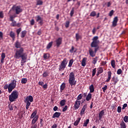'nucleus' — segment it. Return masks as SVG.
I'll return each mask as SVG.
<instances>
[{"mask_svg": "<svg viewBox=\"0 0 128 128\" xmlns=\"http://www.w3.org/2000/svg\"><path fill=\"white\" fill-rule=\"evenodd\" d=\"M58 125L56 124H54L52 126V128H57Z\"/></svg>", "mask_w": 128, "mask_h": 128, "instance_id": "nucleus-63", "label": "nucleus"}, {"mask_svg": "<svg viewBox=\"0 0 128 128\" xmlns=\"http://www.w3.org/2000/svg\"><path fill=\"white\" fill-rule=\"evenodd\" d=\"M10 36H11L13 40H14V39L16 38V36L14 35V33L12 32H10Z\"/></svg>", "mask_w": 128, "mask_h": 128, "instance_id": "nucleus-36", "label": "nucleus"}, {"mask_svg": "<svg viewBox=\"0 0 128 128\" xmlns=\"http://www.w3.org/2000/svg\"><path fill=\"white\" fill-rule=\"evenodd\" d=\"M69 84L72 86H76V78H74V73L71 72L69 75Z\"/></svg>", "mask_w": 128, "mask_h": 128, "instance_id": "nucleus-3", "label": "nucleus"}, {"mask_svg": "<svg viewBox=\"0 0 128 128\" xmlns=\"http://www.w3.org/2000/svg\"><path fill=\"white\" fill-rule=\"evenodd\" d=\"M112 82H113V84H116V83L118 82V77L114 76L112 77Z\"/></svg>", "mask_w": 128, "mask_h": 128, "instance_id": "nucleus-16", "label": "nucleus"}, {"mask_svg": "<svg viewBox=\"0 0 128 128\" xmlns=\"http://www.w3.org/2000/svg\"><path fill=\"white\" fill-rule=\"evenodd\" d=\"M72 64H74V59H71L69 61V63H68V68H72Z\"/></svg>", "mask_w": 128, "mask_h": 128, "instance_id": "nucleus-31", "label": "nucleus"}, {"mask_svg": "<svg viewBox=\"0 0 128 128\" xmlns=\"http://www.w3.org/2000/svg\"><path fill=\"white\" fill-rule=\"evenodd\" d=\"M111 66L113 68H116V61L114 60H112L111 61Z\"/></svg>", "mask_w": 128, "mask_h": 128, "instance_id": "nucleus-35", "label": "nucleus"}, {"mask_svg": "<svg viewBox=\"0 0 128 128\" xmlns=\"http://www.w3.org/2000/svg\"><path fill=\"white\" fill-rule=\"evenodd\" d=\"M96 32V28H94L92 30L93 34H95Z\"/></svg>", "mask_w": 128, "mask_h": 128, "instance_id": "nucleus-58", "label": "nucleus"}, {"mask_svg": "<svg viewBox=\"0 0 128 128\" xmlns=\"http://www.w3.org/2000/svg\"><path fill=\"white\" fill-rule=\"evenodd\" d=\"M80 100H76L74 103V108L76 110H78L80 106Z\"/></svg>", "mask_w": 128, "mask_h": 128, "instance_id": "nucleus-11", "label": "nucleus"}, {"mask_svg": "<svg viewBox=\"0 0 128 128\" xmlns=\"http://www.w3.org/2000/svg\"><path fill=\"white\" fill-rule=\"evenodd\" d=\"M4 90H8V84H5L4 86Z\"/></svg>", "mask_w": 128, "mask_h": 128, "instance_id": "nucleus-55", "label": "nucleus"}, {"mask_svg": "<svg viewBox=\"0 0 128 128\" xmlns=\"http://www.w3.org/2000/svg\"><path fill=\"white\" fill-rule=\"evenodd\" d=\"M4 58H6V54L2 53L1 55V60H0V62L2 64H4Z\"/></svg>", "mask_w": 128, "mask_h": 128, "instance_id": "nucleus-20", "label": "nucleus"}, {"mask_svg": "<svg viewBox=\"0 0 128 128\" xmlns=\"http://www.w3.org/2000/svg\"><path fill=\"white\" fill-rule=\"evenodd\" d=\"M117 112H122V107H120V106H118V107Z\"/></svg>", "mask_w": 128, "mask_h": 128, "instance_id": "nucleus-56", "label": "nucleus"}, {"mask_svg": "<svg viewBox=\"0 0 128 128\" xmlns=\"http://www.w3.org/2000/svg\"><path fill=\"white\" fill-rule=\"evenodd\" d=\"M114 10H112L110 13H109V16H112V14H114Z\"/></svg>", "mask_w": 128, "mask_h": 128, "instance_id": "nucleus-52", "label": "nucleus"}, {"mask_svg": "<svg viewBox=\"0 0 128 128\" xmlns=\"http://www.w3.org/2000/svg\"><path fill=\"white\" fill-rule=\"evenodd\" d=\"M89 122H90V120L89 119L86 120L84 123L83 126H88V124Z\"/></svg>", "mask_w": 128, "mask_h": 128, "instance_id": "nucleus-32", "label": "nucleus"}, {"mask_svg": "<svg viewBox=\"0 0 128 128\" xmlns=\"http://www.w3.org/2000/svg\"><path fill=\"white\" fill-rule=\"evenodd\" d=\"M92 42L91 43L90 46L92 48H94H94H89V54L90 56L92 58L96 56V52L98 50V44H100V40H98V36H95L92 39Z\"/></svg>", "mask_w": 128, "mask_h": 128, "instance_id": "nucleus-1", "label": "nucleus"}, {"mask_svg": "<svg viewBox=\"0 0 128 128\" xmlns=\"http://www.w3.org/2000/svg\"><path fill=\"white\" fill-rule=\"evenodd\" d=\"M66 88V83H62V85L60 86V90L61 92H62Z\"/></svg>", "mask_w": 128, "mask_h": 128, "instance_id": "nucleus-33", "label": "nucleus"}, {"mask_svg": "<svg viewBox=\"0 0 128 128\" xmlns=\"http://www.w3.org/2000/svg\"><path fill=\"white\" fill-rule=\"evenodd\" d=\"M92 94L89 93L86 97V100H87V102L90 100H92Z\"/></svg>", "mask_w": 128, "mask_h": 128, "instance_id": "nucleus-23", "label": "nucleus"}, {"mask_svg": "<svg viewBox=\"0 0 128 128\" xmlns=\"http://www.w3.org/2000/svg\"><path fill=\"white\" fill-rule=\"evenodd\" d=\"M104 116V110H102L99 113V120H102V116Z\"/></svg>", "mask_w": 128, "mask_h": 128, "instance_id": "nucleus-17", "label": "nucleus"}, {"mask_svg": "<svg viewBox=\"0 0 128 128\" xmlns=\"http://www.w3.org/2000/svg\"><path fill=\"white\" fill-rule=\"evenodd\" d=\"M89 90H90V92H94V88L93 84L89 86Z\"/></svg>", "mask_w": 128, "mask_h": 128, "instance_id": "nucleus-27", "label": "nucleus"}, {"mask_svg": "<svg viewBox=\"0 0 128 128\" xmlns=\"http://www.w3.org/2000/svg\"><path fill=\"white\" fill-rule=\"evenodd\" d=\"M82 119L81 118H77V120L75 121L74 122V125L75 126H76L80 124V120Z\"/></svg>", "mask_w": 128, "mask_h": 128, "instance_id": "nucleus-21", "label": "nucleus"}, {"mask_svg": "<svg viewBox=\"0 0 128 128\" xmlns=\"http://www.w3.org/2000/svg\"><path fill=\"white\" fill-rule=\"evenodd\" d=\"M96 68H95L92 70V76H96Z\"/></svg>", "mask_w": 128, "mask_h": 128, "instance_id": "nucleus-37", "label": "nucleus"}, {"mask_svg": "<svg viewBox=\"0 0 128 128\" xmlns=\"http://www.w3.org/2000/svg\"><path fill=\"white\" fill-rule=\"evenodd\" d=\"M37 113L38 112H36V110L34 111L30 116V118H36V116H37Z\"/></svg>", "mask_w": 128, "mask_h": 128, "instance_id": "nucleus-22", "label": "nucleus"}, {"mask_svg": "<svg viewBox=\"0 0 128 128\" xmlns=\"http://www.w3.org/2000/svg\"><path fill=\"white\" fill-rule=\"evenodd\" d=\"M82 98V94H80L77 97V100H80Z\"/></svg>", "mask_w": 128, "mask_h": 128, "instance_id": "nucleus-44", "label": "nucleus"}, {"mask_svg": "<svg viewBox=\"0 0 128 128\" xmlns=\"http://www.w3.org/2000/svg\"><path fill=\"white\" fill-rule=\"evenodd\" d=\"M66 28H68L70 26V21H66L65 25Z\"/></svg>", "mask_w": 128, "mask_h": 128, "instance_id": "nucleus-50", "label": "nucleus"}, {"mask_svg": "<svg viewBox=\"0 0 128 128\" xmlns=\"http://www.w3.org/2000/svg\"><path fill=\"white\" fill-rule=\"evenodd\" d=\"M68 106H66L62 109V112H66L68 110Z\"/></svg>", "mask_w": 128, "mask_h": 128, "instance_id": "nucleus-57", "label": "nucleus"}, {"mask_svg": "<svg viewBox=\"0 0 128 128\" xmlns=\"http://www.w3.org/2000/svg\"><path fill=\"white\" fill-rule=\"evenodd\" d=\"M18 97V92L16 90L12 91L11 94L9 96V100L11 102H14Z\"/></svg>", "mask_w": 128, "mask_h": 128, "instance_id": "nucleus-5", "label": "nucleus"}, {"mask_svg": "<svg viewBox=\"0 0 128 128\" xmlns=\"http://www.w3.org/2000/svg\"><path fill=\"white\" fill-rule=\"evenodd\" d=\"M28 82V79L26 78H22L21 80V83L22 84H26Z\"/></svg>", "mask_w": 128, "mask_h": 128, "instance_id": "nucleus-30", "label": "nucleus"}, {"mask_svg": "<svg viewBox=\"0 0 128 128\" xmlns=\"http://www.w3.org/2000/svg\"><path fill=\"white\" fill-rule=\"evenodd\" d=\"M26 31H22V34H21V38H24V36H26Z\"/></svg>", "mask_w": 128, "mask_h": 128, "instance_id": "nucleus-38", "label": "nucleus"}, {"mask_svg": "<svg viewBox=\"0 0 128 128\" xmlns=\"http://www.w3.org/2000/svg\"><path fill=\"white\" fill-rule=\"evenodd\" d=\"M42 88H44L45 90H46V88H48V84H46L43 85Z\"/></svg>", "mask_w": 128, "mask_h": 128, "instance_id": "nucleus-62", "label": "nucleus"}, {"mask_svg": "<svg viewBox=\"0 0 128 128\" xmlns=\"http://www.w3.org/2000/svg\"><path fill=\"white\" fill-rule=\"evenodd\" d=\"M87 60H88V58H83L82 63H81L82 66H86Z\"/></svg>", "mask_w": 128, "mask_h": 128, "instance_id": "nucleus-19", "label": "nucleus"}, {"mask_svg": "<svg viewBox=\"0 0 128 128\" xmlns=\"http://www.w3.org/2000/svg\"><path fill=\"white\" fill-rule=\"evenodd\" d=\"M96 16V12L95 11H92L90 14V16Z\"/></svg>", "mask_w": 128, "mask_h": 128, "instance_id": "nucleus-43", "label": "nucleus"}, {"mask_svg": "<svg viewBox=\"0 0 128 128\" xmlns=\"http://www.w3.org/2000/svg\"><path fill=\"white\" fill-rule=\"evenodd\" d=\"M34 102V98L32 96H28L25 102L26 103V110L30 108V102Z\"/></svg>", "mask_w": 128, "mask_h": 128, "instance_id": "nucleus-6", "label": "nucleus"}, {"mask_svg": "<svg viewBox=\"0 0 128 128\" xmlns=\"http://www.w3.org/2000/svg\"><path fill=\"white\" fill-rule=\"evenodd\" d=\"M24 50L23 48H20L19 49H17L16 50L14 58L16 60H20L22 58L21 63L26 62V60H28V54L24 53Z\"/></svg>", "mask_w": 128, "mask_h": 128, "instance_id": "nucleus-2", "label": "nucleus"}, {"mask_svg": "<svg viewBox=\"0 0 128 128\" xmlns=\"http://www.w3.org/2000/svg\"><path fill=\"white\" fill-rule=\"evenodd\" d=\"M76 42H78V40L80 38V36L78 34H76Z\"/></svg>", "mask_w": 128, "mask_h": 128, "instance_id": "nucleus-47", "label": "nucleus"}, {"mask_svg": "<svg viewBox=\"0 0 128 128\" xmlns=\"http://www.w3.org/2000/svg\"><path fill=\"white\" fill-rule=\"evenodd\" d=\"M124 120L126 122H128V116H125L124 118Z\"/></svg>", "mask_w": 128, "mask_h": 128, "instance_id": "nucleus-51", "label": "nucleus"}, {"mask_svg": "<svg viewBox=\"0 0 128 128\" xmlns=\"http://www.w3.org/2000/svg\"><path fill=\"white\" fill-rule=\"evenodd\" d=\"M122 72V69H118L117 70V74H120Z\"/></svg>", "mask_w": 128, "mask_h": 128, "instance_id": "nucleus-53", "label": "nucleus"}, {"mask_svg": "<svg viewBox=\"0 0 128 128\" xmlns=\"http://www.w3.org/2000/svg\"><path fill=\"white\" fill-rule=\"evenodd\" d=\"M20 32H22V29L20 28L17 30L16 32L18 34H18H20Z\"/></svg>", "mask_w": 128, "mask_h": 128, "instance_id": "nucleus-59", "label": "nucleus"}, {"mask_svg": "<svg viewBox=\"0 0 128 128\" xmlns=\"http://www.w3.org/2000/svg\"><path fill=\"white\" fill-rule=\"evenodd\" d=\"M66 101L65 100H62L60 102V106H64L66 104Z\"/></svg>", "mask_w": 128, "mask_h": 128, "instance_id": "nucleus-34", "label": "nucleus"}, {"mask_svg": "<svg viewBox=\"0 0 128 128\" xmlns=\"http://www.w3.org/2000/svg\"><path fill=\"white\" fill-rule=\"evenodd\" d=\"M12 10L16 14H20L22 12V9L20 6H16V5L13 6Z\"/></svg>", "mask_w": 128, "mask_h": 128, "instance_id": "nucleus-8", "label": "nucleus"}, {"mask_svg": "<svg viewBox=\"0 0 128 128\" xmlns=\"http://www.w3.org/2000/svg\"><path fill=\"white\" fill-rule=\"evenodd\" d=\"M15 46L16 48H20V43L17 40L15 43Z\"/></svg>", "mask_w": 128, "mask_h": 128, "instance_id": "nucleus-26", "label": "nucleus"}, {"mask_svg": "<svg viewBox=\"0 0 128 128\" xmlns=\"http://www.w3.org/2000/svg\"><path fill=\"white\" fill-rule=\"evenodd\" d=\"M3 34L2 32H0V40H2Z\"/></svg>", "mask_w": 128, "mask_h": 128, "instance_id": "nucleus-64", "label": "nucleus"}, {"mask_svg": "<svg viewBox=\"0 0 128 128\" xmlns=\"http://www.w3.org/2000/svg\"><path fill=\"white\" fill-rule=\"evenodd\" d=\"M11 26H16L18 25L16 24V21H12V23L11 24Z\"/></svg>", "mask_w": 128, "mask_h": 128, "instance_id": "nucleus-42", "label": "nucleus"}, {"mask_svg": "<svg viewBox=\"0 0 128 128\" xmlns=\"http://www.w3.org/2000/svg\"><path fill=\"white\" fill-rule=\"evenodd\" d=\"M74 8H72L70 13V16H74Z\"/></svg>", "mask_w": 128, "mask_h": 128, "instance_id": "nucleus-48", "label": "nucleus"}, {"mask_svg": "<svg viewBox=\"0 0 128 128\" xmlns=\"http://www.w3.org/2000/svg\"><path fill=\"white\" fill-rule=\"evenodd\" d=\"M60 112H56L52 116V118H58L60 116Z\"/></svg>", "mask_w": 128, "mask_h": 128, "instance_id": "nucleus-18", "label": "nucleus"}, {"mask_svg": "<svg viewBox=\"0 0 128 128\" xmlns=\"http://www.w3.org/2000/svg\"><path fill=\"white\" fill-rule=\"evenodd\" d=\"M68 59L64 58L61 64L59 65L58 70L59 72H62L64 70V68H66V64H68Z\"/></svg>", "mask_w": 128, "mask_h": 128, "instance_id": "nucleus-4", "label": "nucleus"}, {"mask_svg": "<svg viewBox=\"0 0 128 128\" xmlns=\"http://www.w3.org/2000/svg\"><path fill=\"white\" fill-rule=\"evenodd\" d=\"M108 89V86H105L104 87L102 88L104 92H106V90Z\"/></svg>", "mask_w": 128, "mask_h": 128, "instance_id": "nucleus-49", "label": "nucleus"}, {"mask_svg": "<svg viewBox=\"0 0 128 128\" xmlns=\"http://www.w3.org/2000/svg\"><path fill=\"white\" fill-rule=\"evenodd\" d=\"M38 116H36L32 120L31 124V126H35V128H38V124H36V122H38Z\"/></svg>", "mask_w": 128, "mask_h": 128, "instance_id": "nucleus-9", "label": "nucleus"}, {"mask_svg": "<svg viewBox=\"0 0 128 128\" xmlns=\"http://www.w3.org/2000/svg\"><path fill=\"white\" fill-rule=\"evenodd\" d=\"M42 4V0H37V5L38 6H41Z\"/></svg>", "mask_w": 128, "mask_h": 128, "instance_id": "nucleus-46", "label": "nucleus"}, {"mask_svg": "<svg viewBox=\"0 0 128 128\" xmlns=\"http://www.w3.org/2000/svg\"><path fill=\"white\" fill-rule=\"evenodd\" d=\"M16 15H12V16H10V22H14V18H16Z\"/></svg>", "mask_w": 128, "mask_h": 128, "instance_id": "nucleus-45", "label": "nucleus"}, {"mask_svg": "<svg viewBox=\"0 0 128 128\" xmlns=\"http://www.w3.org/2000/svg\"><path fill=\"white\" fill-rule=\"evenodd\" d=\"M110 78H112V72L108 71V78L106 80V82H108L110 80Z\"/></svg>", "mask_w": 128, "mask_h": 128, "instance_id": "nucleus-14", "label": "nucleus"}, {"mask_svg": "<svg viewBox=\"0 0 128 128\" xmlns=\"http://www.w3.org/2000/svg\"><path fill=\"white\" fill-rule=\"evenodd\" d=\"M70 52L71 54H72V52H76V48H74V46H72L71 49L70 50Z\"/></svg>", "mask_w": 128, "mask_h": 128, "instance_id": "nucleus-24", "label": "nucleus"}, {"mask_svg": "<svg viewBox=\"0 0 128 128\" xmlns=\"http://www.w3.org/2000/svg\"><path fill=\"white\" fill-rule=\"evenodd\" d=\"M120 128H126V123L124 121H122L120 124Z\"/></svg>", "mask_w": 128, "mask_h": 128, "instance_id": "nucleus-25", "label": "nucleus"}, {"mask_svg": "<svg viewBox=\"0 0 128 128\" xmlns=\"http://www.w3.org/2000/svg\"><path fill=\"white\" fill-rule=\"evenodd\" d=\"M8 85V92L10 94V92H12L13 90H14L16 88V80H14L12 81V82H10Z\"/></svg>", "mask_w": 128, "mask_h": 128, "instance_id": "nucleus-7", "label": "nucleus"}, {"mask_svg": "<svg viewBox=\"0 0 128 128\" xmlns=\"http://www.w3.org/2000/svg\"><path fill=\"white\" fill-rule=\"evenodd\" d=\"M118 16H116L113 20L112 22V26H114V28L115 26H116L117 24H118Z\"/></svg>", "mask_w": 128, "mask_h": 128, "instance_id": "nucleus-12", "label": "nucleus"}, {"mask_svg": "<svg viewBox=\"0 0 128 128\" xmlns=\"http://www.w3.org/2000/svg\"><path fill=\"white\" fill-rule=\"evenodd\" d=\"M38 84L39 86H42L44 84V82H39Z\"/></svg>", "mask_w": 128, "mask_h": 128, "instance_id": "nucleus-60", "label": "nucleus"}, {"mask_svg": "<svg viewBox=\"0 0 128 128\" xmlns=\"http://www.w3.org/2000/svg\"><path fill=\"white\" fill-rule=\"evenodd\" d=\"M36 20L38 22H39L40 26H42V24H44V19L42 18L40 16H37L35 17Z\"/></svg>", "mask_w": 128, "mask_h": 128, "instance_id": "nucleus-10", "label": "nucleus"}, {"mask_svg": "<svg viewBox=\"0 0 128 128\" xmlns=\"http://www.w3.org/2000/svg\"><path fill=\"white\" fill-rule=\"evenodd\" d=\"M98 74H100L104 72V69L102 67H100L98 68Z\"/></svg>", "mask_w": 128, "mask_h": 128, "instance_id": "nucleus-28", "label": "nucleus"}, {"mask_svg": "<svg viewBox=\"0 0 128 128\" xmlns=\"http://www.w3.org/2000/svg\"><path fill=\"white\" fill-rule=\"evenodd\" d=\"M62 38H58L56 40V46L58 48V46H60L62 44Z\"/></svg>", "mask_w": 128, "mask_h": 128, "instance_id": "nucleus-13", "label": "nucleus"}, {"mask_svg": "<svg viewBox=\"0 0 128 128\" xmlns=\"http://www.w3.org/2000/svg\"><path fill=\"white\" fill-rule=\"evenodd\" d=\"M126 106H128V104H124L122 108V110H124V108H126Z\"/></svg>", "mask_w": 128, "mask_h": 128, "instance_id": "nucleus-61", "label": "nucleus"}, {"mask_svg": "<svg viewBox=\"0 0 128 128\" xmlns=\"http://www.w3.org/2000/svg\"><path fill=\"white\" fill-rule=\"evenodd\" d=\"M48 58H50V55L48 54H44V60H48Z\"/></svg>", "mask_w": 128, "mask_h": 128, "instance_id": "nucleus-39", "label": "nucleus"}, {"mask_svg": "<svg viewBox=\"0 0 128 128\" xmlns=\"http://www.w3.org/2000/svg\"><path fill=\"white\" fill-rule=\"evenodd\" d=\"M87 108H88V106H86V104H85L83 106V108H82V110L80 113V116H82L83 114H84V112H86V110Z\"/></svg>", "mask_w": 128, "mask_h": 128, "instance_id": "nucleus-15", "label": "nucleus"}, {"mask_svg": "<svg viewBox=\"0 0 128 128\" xmlns=\"http://www.w3.org/2000/svg\"><path fill=\"white\" fill-rule=\"evenodd\" d=\"M52 42H51L48 43V44L46 48H52Z\"/></svg>", "mask_w": 128, "mask_h": 128, "instance_id": "nucleus-41", "label": "nucleus"}, {"mask_svg": "<svg viewBox=\"0 0 128 128\" xmlns=\"http://www.w3.org/2000/svg\"><path fill=\"white\" fill-rule=\"evenodd\" d=\"M98 58L97 56H96L94 58H93L92 61V64H96V62H98Z\"/></svg>", "mask_w": 128, "mask_h": 128, "instance_id": "nucleus-29", "label": "nucleus"}, {"mask_svg": "<svg viewBox=\"0 0 128 128\" xmlns=\"http://www.w3.org/2000/svg\"><path fill=\"white\" fill-rule=\"evenodd\" d=\"M48 76V72H45L42 74L43 78H46Z\"/></svg>", "mask_w": 128, "mask_h": 128, "instance_id": "nucleus-40", "label": "nucleus"}, {"mask_svg": "<svg viewBox=\"0 0 128 128\" xmlns=\"http://www.w3.org/2000/svg\"><path fill=\"white\" fill-rule=\"evenodd\" d=\"M30 25H31V26H34V20L32 19V20H30Z\"/></svg>", "mask_w": 128, "mask_h": 128, "instance_id": "nucleus-54", "label": "nucleus"}]
</instances>
